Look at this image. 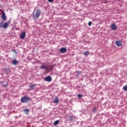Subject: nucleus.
Segmentation results:
<instances>
[{
  "mask_svg": "<svg viewBox=\"0 0 127 127\" xmlns=\"http://www.w3.org/2000/svg\"><path fill=\"white\" fill-rule=\"evenodd\" d=\"M123 89L125 91H127V85L124 86L123 87Z\"/></svg>",
  "mask_w": 127,
  "mask_h": 127,
  "instance_id": "obj_15",
  "label": "nucleus"
},
{
  "mask_svg": "<svg viewBox=\"0 0 127 127\" xmlns=\"http://www.w3.org/2000/svg\"><path fill=\"white\" fill-rule=\"evenodd\" d=\"M2 84L4 86L7 87L8 84V82L7 81H4L2 83Z\"/></svg>",
  "mask_w": 127,
  "mask_h": 127,
  "instance_id": "obj_14",
  "label": "nucleus"
},
{
  "mask_svg": "<svg viewBox=\"0 0 127 127\" xmlns=\"http://www.w3.org/2000/svg\"><path fill=\"white\" fill-rule=\"evenodd\" d=\"M59 120H57L56 121H55L54 123V126H57V125H58V124L59 123Z\"/></svg>",
  "mask_w": 127,
  "mask_h": 127,
  "instance_id": "obj_16",
  "label": "nucleus"
},
{
  "mask_svg": "<svg viewBox=\"0 0 127 127\" xmlns=\"http://www.w3.org/2000/svg\"><path fill=\"white\" fill-rule=\"evenodd\" d=\"M35 86V84H31L30 86V87L31 88H32V89H33Z\"/></svg>",
  "mask_w": 127,
  "mask_h": 127,
  "instance_id": "obj_18",
  "label": "nucleus"
},
{
  "mask_svg": "<svg viewBox=\"0 0 127 127\" xmlns=\"http://www.w3.org/2000/svg\"><path fill=\"white\" fill-rule=\"evenodd\" d=\"M52 80V78L50 76H48L44 78V81L47 82H51Z\"/></svg>",
  "mask_w": 127,
  "mask_h": 127,
  "instance_id": "obj_5",
  "label": "nucleus"
},
{
  "mask_svg": "<svg viewBox=\"0 0 127 127\" xmlns=\"http://www.w3.org/2000/svg\"><path fill=\"white\" fill-rule=\"evenodd\" d=\"M48 1L50 2H52L54 1V0H48Z\"/></svg>",
  "mask_w": 127,
  "mask_h": 127,
  "instance_id": "obj_23",
  "label": "nucleus"
},
{
  "mask_svg": "<svg viewBox=\"0 0 127 127\" xmlns=\"http://www.w3.org/2000/svg\"><path fill=\"white\" fill-rule=\"evenodd\" d=\"M40 68L41 69H45L46 71H48V69L47 66H46V65H42L41 66H40Z\"/></svg>",
  "mask_w": 127,
  "mask_h": 127,
  "instance_id": "obj_10",
  "label": "nucleus"
},
{
  "mask_svg": "<svg viewBox=\"0 0 127 127\" xmlns=\"http://www.w3.org/2000/svg\"><path fill=\"white\" fill-rule=\"evenodd\" d=\"M77 73L79 75H80L81 73H82V71H77Z\"/></svg>",
  "mask_w": 127,
  "mask_h": 127,
  "instance_id": "obj_21",
  "label": "nucleus"
},
{
  "mask_svg": "<svg viewBox=\"0 0 127 127\" xmlns=\"http://www.w3.org/2000/svg\"><path fill=\"white\" fill-rule=\"evenodd\" d=\"M9 24L7 22L6 23H3V21H1V23H0V27L1 28H7L8 27Z\"/></svg>",
  "mask_w": 127,
  "mask_h": 127,
  "instance_id": "obj_3",
  "label": "nucleus"
},
{
  "mask_svg": "<svg viewBox=\"0 0 127 127\" xmlns=\"http://www.w3.org/2000/svg\"><path fill=\"white\" fill-rule=\"evenodd\" d=\"M89 54H90V52L89 51H86L83 53V55L85 56L86 57H88Z\"/></svg>",
  "mask_w": 127,
  "mask_h": 127,
  "instance_id": "obj_12",
  "label": "nucleus"
},
{
  "mask_svg": "<svg viewBox=\"0 0 127 127\" xmlns=\"http://www.w3.org/2000/svg\"><path fill=\"white\" fill-rule=\"evenodd\" d=\"M92 25V22L89 21V22H88V26H90Z\"/></svg>",
  "mask_w": 127,
  "mask_h": 127,
  "instance_id": "obj_20",
  "label": "nucleus"
},
{
  "mask_svg": "<svg viewBox=\"0 0 127 127\" xmlns=\"http://www.w3.org/2000/svg\"><path fill=\"white\" fill-rule=\"evenodd\" d=\"M126 76H127V75H126Z\"/></svg>",
  "mask_w": 127,
  "mask_h": 127,
  "instance_id": "obj_25",
  "label": "nucleus"
},
{
  "mask_svg": "<svg viewBox=\"0 0 127 127\" xmlns=\"http://www.w3.org/2000/svg\"><path fill=\"white\" fill-rule=\"evenodd\" d=\"M1 14H2L1 16V17L2 19L3 20V21H5L6 20V17L5 15V13L2 10H1Z\"/></svg>",
  "mask_w": 127,
  "mask_h": 127,
  "instance_id": "obj_4",
  "label": "nucleus"
},
{
  "mask_svg": "<svg viewBox=\"0 0 127 127\" xmlns=\"http://www.w3.org/2000/svg\"><path fill=\"white\" fill-rule=\"evenodd\" d=\"M111 30H116L117 29V27L116 24L113 23L111 25Z\"/></svg>",
  "mask_w": 127,
  "mask_h": 127,
  "instance_id": "obj_6",
  "label": "nucleus"
},
{
  "mask_svg": "<svg viewBox=\"0 0 127 127\" xmlns=\"http://www.w3.org/2000/svg\"><path fill=\"white\" fill-rule=\"evenodd\" d=\"M97 112L96 108V107H94V108H93V110L92 111V112L95 113V112Z\"/></svg>",
  "mask_w": 127,
  "mask_h": 127,
  "instance_id": "obj_19",
  "label": "nucleus"
},
{
  "mask_svg": "<svg viewBox=\"0 0 127 127\" xmlns=\"http://www.w3.org/2000/svg\"><path fill=\"white\" fill-rule=\"evenodd\" d=\"M26 36V32L25 31L22 32V34L20 35V38L21 39H23L25 38Z\"/></svg>",
  "mask_w": 127,
  "mask_h": 127,
  "instance_id": "obj_7",
  "label": "nucleus"
},
{
  "mask_svg": "<svg viewBox=\"0 0 127 127\" xmlns=\"http://www.w3.org/2000/svg\"><path fill=\"white\" fill-rule=\"evenodd\" d=\"M60 51L61 53H65L66 52L67 50L65 48H62L60 50Z\"/></svg>",
  "mask_w": 127,
  "mask_h": 127,
  "instance_id": "obj_8",
  "label": "nucleus"
},
{
  "mask_svg": "<svg viewBox=\"0 0 127 127\" xmlns=\"http://www.w3.org/2000/svg\"><path fill=\"white\" fill-rule=\"evenodd\" d=\"M23 111L27 113V114H28L29 110L28 109H24Z\"/></svg>",
  "mask_w": 127,
  "mask_h": 127,
  "instance_id": "obj_17",
  "label": "nucleus"
},
{
  "mask_svg": "<svg viewBox=\"0 0 127 127\" xmlns=\"http://www.w3.org/2000/svg\"><path fill=\"white\" fill-rule=\"evenodd\" d=\"M41 13L42 12L40 9H37L36 11L35 14H33V18L34 19H38L39 16L41 15Z\"/></svg>",
  "mask_w": 127,
  "mask_h": 127,
  "instance_id": "obj_1",
  "label": "nucleus"
},
{
  "mask_svg": "<svg viewBox=\"0 0 127 127\" xmlns=\"http://www.w3.org/2000/svg\"><path fill=\"white\" fill-rule=\"evenodd\" d=\"M12 64L16 65L18 64V62L16 61L15 59H14L12 61Z\"/></svg>",
  "mask_w": 127,
  "mask_h": 127,
  "instance_id": "obj_9",
  "label": "nucleus"
},
{
  "mask_svg": "<svg viewBox=\"0 0 127 127\" xmlns=\"http://www.w3.org/2000/svg\"><path fill=\"white\" fill-rule=\"evenodd\" d=\"M116 44L117 46H119V47L122 46V44L120 41H116Z\"/></svg>",
  "mask_w": 127,
  "mask_h": 127,
  "instance_id": "obj_11",
  "label": "nucleus"
},
{
  "mask_svg": "<svg viewBox=\"0 0 127 127\" xmlns=\"http://www.w3.org/2000/svg\"><path fill=\"white\" fill-rule=\"evenodd\" d=\"M54 103H59V99L57 97H56L55 99L54 100Z\"/></svg>",
  "mask_w": 127,
  "mask_h": 127,
  "instance_id": "obj_13",
  "label": "nucleus"
},
{
  "mask_svg": "<svg viewBox=\"0 0 127 127\" xmlns=\"http://www.w3.org/2000/svg\"><path fill=\"white\" fill-rule=\"evenodd\" d=\"M30 98L27 96L22 97L21 99V102L23 103H27L30 101Z\"/></svg>",
  "mask_w": 127,
  "mask_h": 127,
  "instance_id": "obj_2",
  "label": "nucleus"
},
{
  "mask_svg": "<svg viewBox=\"0 0 127 127\" xmlns=\"http://www.w3.org/2000/svg\"><path fill=\"white\" fill-rule=\"evenodd\" d=\"M118 1H121V0H117Z\"/></svg>",
  "mask_w": 127,
  "mask_h": 127,
  "instance_id": "obj_24",
  "label": "nucleus"
},
{
  "mask_svg": "<svg viewBox=\"0 0 127 127\" xmlns=\"http://www.w3.org/2000/svg\"><path fill=\"white\" fill-rule=\"evenodd\" d=\"M78 97L79 98H81V97H82V95H81V94H78Z\"/></svg>",
  "mask_w": 127,
  "mask_h": 127,
  "instance_id": "obj_22",
  "label": "nucleus"
}]
</instances>
